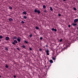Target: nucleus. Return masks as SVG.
I'll return each mask as SVG.
<instances>
[{
  "mask_svg": "<svg viewBox=\"0 0 78 78\" xmlns=\"http://www.w3.org/2000/svg\"><path fill=\"white\" fill-rule=\"evenodd\" d=\"M46 47H47L48 46H47V45H46Z\"/></svg>",
  "mask_w": 78,
  "mask_h": 78,
  "instance_id": "nucleus-39",
  "label": "nucleus"
},
{
  "mask_svg": "<svg viewBox=\"0 0 78 78\" xmlns=\"http://www.w3.org/2000/svg\"><path fill=\"white\" fill-rule=\"evenodd\" d=\"M49 62L50 63H53V60H49Z\"/></svg>",
  "mask_w": 78,
  "mask_h": 78,
  "instance_id": "nucleus-13",
  "label": "nucleus"
},
{
  "mask_svg": "<svg viewBox=\"0 0 78 78\" xmlns=\"http://www.w3.org/2000/svg\"><path fill=\"white\" fill-rule=\"evenodd\" d=\"M24 42L26 43V44H28V42L27 41H24Z\"/></svg>",
  "mask_w": 78,
  "mask_h": 78,
  "instance_id": "nucleus-21",
  "label": "nucleus"
},
{
  "mask_svg": "<svg viewBox=\"0 0 78 78\" xmlns=\"http://www.w3.org/2000/svg\"><path fill=\"white\" fill-rule=\"evenodd\" d=\"M5 50H6V51H8V48H7L5 47Z\"/></svg>",
  "mask_w": 78,
  "mask_h": 78,
  "instance_id": "nucleus-16",
  "label": "nucleus"
},
{
  "mask_svg": "<svg viewBox=\"0 0 78 78\" xmlns=\"http://www.w3.org/2000/svg\"><path fill=\"white\" fill-rule=\"evenodd\" d=\"M22 47H23V48H25V46L23 44V45H22Z\"/></svg>",
  "mask_w": 78,
  "mask_h": 78,
  "instance_id": "nucleus-12",
  "label": "nucleus"
},
{
  "mask_svg": "<svg viewBox=\"0 0 78 78\" xmlns=\"http://www.w3.org/2000/svg\"><path fill=\"white\" fill-rule=\"evenodd\" d=\"M5 66L6 68H8V67H9V66H8L6 64Z\"/></svg>",
  "mask_w": 78,
  "mask_h": 78,
  "instance_id": "nucleus-18",
  "label": "nucleus"
},
{
  "mask_svg": "<svg viewBox=\"0 0 78 78\" xmlns=\"http://www.w3.org/2000/svg\"><path fill=\"white\" fill-rule=\"evenodd\" d=\"M43 8L44 9H45V8H46V6H45V5H44L43 6Z\"/></svg>",
  "mask_w": 78,
  "mask_h": 78,
  "instance_id": "nucleus-11",
  "label": "nucleus"
},
{
  "mask_svg": "<svg viewBox=\"0 0 78 78\" xmlns=\"http://www.w3.org/2000/svg\"><path fill=\"white\" fill-rule=\"evenodd\" d=\"M23 13L25 15H26V14H27V12L25 11L23 12Z\"/></svg>",
  "mask_w": 78,
  "mask_h": 78,
  "instance_id": "nucleus-14",
  "label": "nucleus"
},
{
  "mask_svg": "<svg viewBox=\"0 0 78 78\" xmlns=\"http://www.w3.org/2000/svg\"><path fill=\"white\" fill-rule=\"evenodd\" d=\"M9 9H11H11H12V7H9Z\"/></svg>",
  "mask_w": 78,
  "mask_h": 78,
  "instance_id": "nucleus-22",
  "label": "nucleus"
},
{
  "mask_svg": "<svg viewBox=\"0 0 78 78\" xmlns=\"http://www.w3.org/2000/svg\"><path fill=\"white\" fill-rule=\"evenodd\" d=\"M77 30H78V27H77Z\"/></svg>",
  "mask_w": 78,
  "mask_h": 78,
  "instance_id": "nucleus-40",
  "label": "nucleus"
},
{
  "mask_svg": "<svg viewBox=\"0 0 78 78\" xmlns=\"http://www.w3.org/2000/svg\"><path fill=\"white\" fill-rule=\"evenodd\" d=\"M50 8L51 11H53V9L52 8V7H50Z\"/></svg>",
  "mask_w": 78,
  "mask_h": 78,
  "instance_id": "nucleus-10",
  "label": "nucleus"
},
{
  "mask_svg": "<svg viewBox=\"0 0 78 78\" xmlns=\"http://www.w3.org/2000/svg\"><path fill=\"white\" fill-rule=\"evenodd\" d=\"M74 10H75V11H76V8L75 7H74L73 8Z\"/></svg>",
  "mask_w": 78,
  "mask_h": 78,
  "instance_id": "nucleus-23",
  "label": "nucleus"
},
{
  "mask_svg": "<svg viewBox=\"0 0 78 78\" xmlns=\"http://www.w3.org/2000/svg\"><path fill=\"white\" fill-rule=\"evenodd\" d=\"M40 40H42V39H43V38H42V37H41L40 38Z\"/></svg>",
  "mask_w": 78,
  "mask_h": 78,
  "instance_id": "nucleus-26",
  "label": "nucleus"
},
{
  "mask_svg": "<svg viewBox=\"0 0 78 78\" xmlns=\"http://www.w3.org/2000/svg\"><path fill=\"white\" fill-rule=\"evenodd\" d=\"M0 78H2V76H1V75H0Z\"/></svg>",
  "mask_w": 78,
  "mask_h": 78,
  "instance_id": "nucleus-38",
  "label": "nucleus"
},
{
  "mask_svg": "<svg viewBox=\"0 0 78 78\" xmlns=\"http://www.w3.org/2000/svg\"><path fill=\"white\" fill-rule=\"evenodd\" d=\"M52 59L53 60H55L56 58H54V57H52Z\"/></svg>",
  "mask_w": 78,
  "mask_h": 78,
  "instance_id": "nucleus-24",
  "label": "nucleus"
},
{
  "mask_svg": "<svg viewBox=\"0 0 78 78\" xmlns=\"http://www.w3.org/2000/svg\"><path fill=\"white\" fill-rule=\"evenodd\" d=\"M78 21V19H76L74 20V23H76V22H77Z\"/></svg>",
  "mask_w": 78,
  "mask_h": 78,
  "instance_id": "nucleus-5",
  "label": "nucleus"
},
{
  "mask_svg": "<svg viewBox=\"0 0 78 78\" xmlns=\"http://www.w3.org/2000/svg\"><path fill=\"white\" fill-rule=\"evenodd\" d=\"M23 19H27V17L26 16H24L23 17Z\"/></svg>",
  "mask_w": 78,
  "mask_h": 78,
  "instance_id": "nucleus-19",
  "label": "nucleus"
},
{
  "mask_svg": "<svg viewBox=\"0 0 78 78\" xmlns=\"http://www.w3.org/2000/svg\"><path fill=\"white\" fill-rule=\"evenodd\" d=\"M12 18H10L9 19V21H10V22H12Z\"/></svg>",
  "mask_w": 78,
  "mask_h": 78,
  "instance_id": "nucleus-15",
  "label": "nucleus"
},
{
  "mask_svg": "<svg viewBox=\"0 0 78 78\" xmlns=\"http://www.w3.org/2000/svg\"><path fill=\"white\" fill-rule=\"evenodd\" d=\"M3 38V36H0V39H2Z\"/></svg>",
  "mask_w": 78,
  "mask_h": 78,
  "instance_id": "nucleus-25",
  "label": "nucleus"
},
{
  "mask_svg": "<svg viewBox=\"0 0 78 78\" xmlns=\"http://www.w3.org/2000/svg\"><path fill=\"white\" fill-rule=\"evenodd\" d=\"M13 39H17V37L16 36H14L12 38Z\"/></svg>",
  "mask_w": 78,
  "mask_h": 78,
  "instance_id": "nucleus-9",
  "label": "nucleus"
},
{
  "mask_svg": "<svg viewBox=\"0 0 78 78\" xmlns=\"http://www.w3.org/2000/svg\"><path fill=\"white\" fill-rule=\"evenodd\" d=\"M63 1H64V2H66V0H63Z\"/></svg>",
  "mask_w": 78,
  "mask_h": 78,
  "instance_id": "nucleus-36",
  "label": "nucleus"
},
{
  "mask_svg": "<svg viewBox=\"0 0 78 78\" xmlns=\"http://www.w3.org/2000/svg\"><path fill=\"white\" fill-rule=\"evenodd\" d=\"M14 78H16V76H13Z\"/></svg>",
  "mask_w": 78,
  "mask_h": 78,
  "instance_id": "nucleus-34",
  "label": "nucleus"
},
{
  "mask_svg": "<svg viewBox=\"0 0 78 78\" xmlns=\"http://www.w3.org/2000/svg\"><path fill=\"white\" fill-rule=\"evenodd\" d=\"M17 41H18V42H20V41L21 40V38H20V37H18L17 38Z\"/></svg>",
  "mask_w": 78,
  "mask_h": 78,
  "instance_id": "nucleus-4",
  "label": "nucleus"
},
{
  "mask_svg": "<svg viewBox=\"0 0 78 78\" xmlns=\"http://www.w3.org/2000/svg\"><path fill=\"white\" fill-rule=\"evenodd\" d=\"M29 36L30 37H31L33 36V35H32V34H30L29 35Z\"/></svg>",
  "mask_w": 78,
  "mask_h": 78,
  "instance_id": "nucleus-20",
  "label": "nucleus"
},
{
  "mask_svg": "<svg viewBox=\"0 0 78 78\" xmlns=\"http://www.w3.org/2000/svg\"><path fill=\"white\" fill-rule=\"evenodd\" d=\"M62 39H61L60 40V42H62Z\"/></svg>",
  "mask_w": 78,
  "mask_h": 78,
  "instance_id": "nucleus-32",
  "label": "nucleus"
},
{
  "mask_svg": "<svg viewBox=\"0 0 78 78\" xmlns=\"http://www.w3.org/2000/svg\"><path fill=\"white\" fill-rule=\"evenodd\" d=\"M2 41V40L1 39H0V42H1Z\"/></svg>",
  "mask_w": 78,
  "mask_h": 78,
  "instance_id": "nucleus-37",
  "label": "nucleus"
},
{
  "mask_svg": "<svg viewBox=\"0 0 78 78\" xmlns=\"http://www.w3.org/2000/svg\"><path fill=\"white\" fill-rule=\"evenodd\" d=\"M12 43L13 45H16V44L17 43V41L16 40H14V42H13Z\"/></svg>",
  "mask_w": 78,
  "mask_h": 78,
  "instance_id": "nucleus-2",
  "label": "nucleus"
},
{
  "mask_svg": "<svg viewBox=\"0 0 78 78\" xmlns=\"http://www.w3.org/2000/svg\"><path fill=\"white\" fill-rule=\"evenodd\" d=\"M35 28H36V30H39V27H35Z\"/></svg>",
  "mask_w": 78,
  "mask_h": 78,
  "instance_id": "nucleus-17",
  "label": "nucleus"
},
{
  "mask_svg": "<svg viewBox=\"0 0 78 78\" xmlns=\"http://www.w3.org/2000/svg\"><path fill=\"white\" fill-rule=\"evenodd\" d=\"M17 50H20V49H19V48H17Z\"/></svg>",
  "mask_w": 78,
  "mask_h": 78,
  "instance_id": "nucleus-35",
  "label": "nucleus"
},
{
  "mask_svg": "<svg viewBox=\"0 0 78 78\" xmlns=\"http://www.w3.org/2000/svg\"><path fill=\"white\" fill-rule=\"evenodd\" d=\"M72 25H73L74 27H75V26H76V25H77V24H76V23H72Z\"/></svg>",
  "mask_w": 78,
  "mask_h": 78,
  "instance_id": "nucleus-8",
  "label": "nucleus"
},
{
  "mask_svg": "<svg viewBox=\"0 0 78 78\" xmlns=\"http://www.w3.org/2000/svg\"><path fill=\"white\" fill-rule=\"evenodd\" d=\"M58 16H59V17H61V15L60 14H58Z\"/></svg>",
  "mask_w": 78,
  "mask_h": 78,
  "instance_id": "nucleus-29",
  "label": "nucleus"
},
{
  "mask_svg": "<svg viewBox=\"0 0 78 78\" xmlns=\"http://www.w3.org/2000/svg\"><path fill=\"white\" fill-rule=\"evenodd\" d=\"M52 31H55V32H56V31H57V30H56V29H54V28H52Z\"/></svg>",
  "mask_w": 78,
  "mask_h": 78,
  "instance_id": "nucleus-6",
  "label": "nucleus"
},
{
  "mask_svg": "<svg viewBox=\"0 0 78 78\" xmlns=\"http://www.w3.org/2000/svg\"><path fill=\"white\" fill-rule=\"evenodd\" d=\"M44 12H47V10H45L44 11Z\"/></svg>",
  "mask_w": 78,
  "mask_h": 78,
  "instance_id": "nucleus-31",
  "label": "nucleus"
},
{
  "mask_svg": "<svg viewBox=\"0 0 78 78\" xmlns=\"http://www.w3.org/2000/svg\"><path fill=\"white\" fill-rule=\"evenodd\" d=\"M71 26L70 25H68V27H69V28H70V27Z\"/></svg>",
  "mask_w": 78,
  "mask_h": 78,
  "instance_id": "nucleus-33",
  "label": "nucleus"
},
{
  "mask_svg": "<svg viewBox=\"0 0 78 78\" xmlns=\"http://www.w3.org/2000/svg\"><path fill=\"white\" fill-rule=\"evenodd\" d=\"M29 50H30L31 51V50H32V48H29Z\"/></svg>",
  "mask_w": 78,
  "mask_h": 78,
  "instance_id": "nucleus-28",
  "label": "nucleus"
},
{
  "mask_svg": "<svg viewBox=\"0 0 78 78\" xmlns=\"http://www.w3.org/2000/svg\"><path fill=\"white\" fill-rule=\"evenodd\" d=\"M34 12L35 13L37 12L38 14H41V11L40 10H37V9H35L34 10Z\"/></svg>",
  "mask_w": 78,
  "mask_h": 78,
  "instance_id": "nucleus-1",
  "label": "nucleus"
},
{
  "mask_svg": "<svg viewBox=\"0 0 78 78\" xmlns=\"http://www.w3.org/2000/svg\"><path fill=\"white\" fill-rule=\"evenodd\" d=\"M49 51L48 49H47L46 51L45 52H46L47 55H49Z\"/></svg>",
  "mask_w": 78,
  "mask_h": 78,
  "instance_id": "nucleus-3",
  "label": "nucleus"
},
{
  "mask_svg": "<svg viewBox=\"0 0 78 78\" xmlns=\"http://www.w3.org/2000/svg\"><path fill=\"white\" fill-rule=\"evenodd\" d=\"M5 39L7 41H9V38L8 37H5Z\"/></svg>",
  "mask_w": 78,
  "mask_h": 78,
  "instance_id": "nucleus-7",
  "label": "nucleus"
},
{
  "mask_svg": "<svg viewBox=\"0 0 78 78\" xmlns=\"http://www.w3.org/2000/svg\"><path fill=\"white\" fill-rule=\"evenodd\" d=\"M21 23H22V24H23V23H25V22L23 21H21Z\"/></svg>",
  "mask_w": 78,
  "mask_h": 78,
  "instance_id": "nucleus-27",
  "label": "nucleus"
},
{
  "mask_svg": "<svg viewBox=\"0 0 78 78\" xmlns=\"http://www.w3.org/2000/svg\"><path fill=\"white\" fill-rule=\"evenodd\" d=\"M39 51H42V49H41V48H40Z\"/></svg>",
  "mask_w": 78,
  "mask_h": 78,
  "instance_id": "nucleus-30",
  "label": "nucleus"
}]
</instances>
